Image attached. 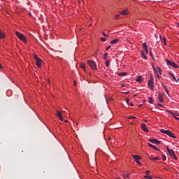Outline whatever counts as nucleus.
Instances as JSON below:
<instances>
[{
	"mask_svg": "<svg viewBox=\"0 0 179 179\" xmlns=\"http://www.w3.org/2000/svg\"><path fill=\"white\" fill-rule=\"evenodd\" d=\"M15 35L21 41H23V43H27V41L26 40V36L24 35L19 31L15 32Z\"/></svg>",
	"mask_w": 179,
	"mask_h": 179,
	"instance_id": "f257e3e1",
	"label": "nucleus"
},
{
	"mask_svg": "<svg viewBox=\"0 0 179 179\" xmlns=\"http://www.w3.org/2000/svg\"><path fill=\"white\" fill-rule=\"evenodd\" d=\"M160 132H162V134H166V135H168L171 138H173V139L176 138V136H174V133L171 132L170 130H164L162 129L160 130Z\"/></svg>",
	"mask_w": 179,
	"mask_h": 179,
	"instance_id": "f03ea898",
	"label": "nucleus"
},
{
	"mask_svg": "<svg viewBox=\"0 0 179 179\" xmlns=\"http://www.w3.org/2000/svg\"><path fill=\"white\" fill-rule=\"evenodd\" d=\"M88 65L93 69V71H96L97 69V66H96V62L92 60H88L87 61Z\"/></svg>",
	"mask_w": 179,
	"mask_h": 179,
	"instance_id": "7ed1b4c3",
	"label": "nucleus"
},
{
	"mask_svg": "<svg viewBox=\"0 0 179 179\" xmlns=\"http://www.w3.org/2000/svg\"><path fill=\"white\" fill-rule=\"evenodd\" d=\"M34 59H35L36 61V66H38V68H41V62H43V61L39 59L37 55H34Z\"/></svg>",
	"mask_w": 179,
	"mask_h": 179,
	"instance_id": "20e7f679",
	"label": "nucleus"
},
{
	"mask_svg": "<svg viewBox=\"0 0 179 179\" xmlns=\"http://www.w3.org/2000/svg\"><path fill=\"white\" fill-rule=\"evenodd\" d=\"M153 80H155L153 74H151L150 76V80H148V86H150V89L153 90Z\"/></svg>",
	"mask_w": 179,
	"mask_h": 179,
	"instance_id": "39448f33",
	"label": "nucleus"
},
{
	"mask_svg": "<svg viewBox=\"0 0 179 179\" xmlns=\"http://www.w3.org/2000/svg\"><path fill=\"white\" fill-rule=\"evenodd\" d=\"M167 65H169L170 66H173V68H178V65L176 64L174 62H171L169 59L166 60Z\"/></svg>",
	"mask_w": 179,
	"mask_h": 179,
	"instance_id": "423d86ee",
	"label": "nucleus"
},
{
	"mask_svg": "<svg viewBox=\"0 0 179 179\" xmlns=\"http://www.w3.org/2000/svg\"><path fill=\"white\" fill-rule=\"evenodd\" d=\"M150 142H151L152 143H155V145H160V143H162V141L153 138H150Z\"/></svg>",
	"mask_w": 179,
	"mask_h": 179,
	"instance_id": "0eeeda50",
	"label": "nucleus"
},
{
	"mask_svg": "<svg viewBox=\"0 0 179 179\" xmlns=\"http://www.w3.org/2000/svg\"><path fill=\"white\" fill-rule=\"evenodd\" d=\"M167 152L169 153L171 157H173L176 154L174 153V150L166 147Z\"/></svg>",
	"mask_w": 179,
	"mask_h": 179,
	"instance_id": "6e6552de",
	"label": "nucleus"
},
{
	"mask_svg": "<svg viewBox=\"0 0 179 179\" xmlns=\"http://www.w3.org/2000/svg\"><path fill=\"white\" fill-rule=\"evenodd\" d=\"M141 128H142L143 131H144L145 132H149V129L146 127V124H145V123L141 124Z\"/></svg>",
	"mask_w": 179,
	"mask_h": 179,
	"instance_id": "1a4fd4ad",
	"label": "nucleus"
},
{
	"mask_svg": "<svg viewBox=\"0 0 179 179\" xmlns=\"http://www.w3.org/2000/svg\"><path fill=\"white\" fill-rule=\"evenodd\" d=\"M132 157L134 159V160H136V162H138L142 159L139 155H132Z\"/></svg>",
	"mask_w": 179,
	"mask_h": 179,
	"instance_id": "9d476101",
	"label": "nucleus"
},
{
	"mask_svg": "<svg viewBox=\"0 0 179 179\" xmlns=\"http://www.w3.org/2000/svg\"><path fill=\"white\" fill-rule=\"evenodd\" d=\"M169 114H171L173 117H175L176 120H178L179 121V117H177V114L175 113H173L171 111H169Z\"/></svg>",
	"mask_w": 179,
	"mask_h": 179,
	"instance_id": "9b49d317",
	"label": "nucleus"
},
{
	"mask_svg": "<svg viewBox=\"0 0 179 179\" xmlns=\"http://www.w3.org/2000/svg\"><path fill=\"white\" fill-rule=\"evenodd\" d=\"M159 101H160V103H163L164 100H163V94H159Z\"/></svg>",
	"mask_w": 179,
	"mask_h": 179,
	"instance_id": "f8f14e48",
	"label": "nucleus"
},
{
	"mask_svg": "<svg viewBox=\"0 0 179 179\" xmlns=\"http://www.w3.org/2000/svg\"><path fill=\"white\" fill-rule=\"evenodd\" d=\"M170 76H171V78H173V79L174 80L175 82H177V78H176V76H174V74L173 73H169Z\"/></svg>",
	"mask_w": 179,
	"mask_h": 179,
	"instance_id": "ddd939ff",
	"label": "nucleus"
},
{
	"mask_svg": "<svg viewBox=\"0 0 179 179\" xmlns=\"http://www.w3.org/2000/svg\"><path fill=\"white\" fill-rule=\"evenodd\" d=\"M118 41H120V39L116 38L115 40L111 41L110 44H115L116 43H118Z\"/></svg>",
	"mask_w": 179,
	"mask_h": 179,
	"instance_id": "4468645a",
	"label": "nucleus"
},
{
	"mask_svg": "<svg viewBox=\"0 0 179 179\" xmlns=\"http://www.w3.org/2000/svg\"><path fill=\"white\" fill-rule=\"evenodd\" d=\"M120 15H128V10H124L123 11H121L120 12Z\"/></svg>",
	"mask_w": 179,
	"mask_h": 179,
	"instance_id": "2eb2a0df",
	"label": "nucleus"
},
{
	"mask_svg": "<svg viewBox=\"0 0 179 179\" xmlns=\"http://www.w3.org/2000/svg\"><path fill=\"white\" fill-rule=\"evenodd\" d=\"M118 75H119V76H127V75H128V73L122 72V73H120Z\"/></svg>",
	"mask_w": 179,
	"mask_h": 179,
	"instance_id": "dca6fc26",
	"label": "nucleus"
},
{
	"mask_svg": "<svg viewBox=\"0 0 179 179\" xmlns=\"http://www.w3.org/2000/svg\"><path fill=\"white\" fill-rule=\"evenodd\" d=\"M136 82H138V83H141V82H142V77L141 76H138L137 78H136Z\"/></svg>",
	"mask_w": 179,
	"mask_h": 179,
	"instance_id": "f3484780",
	"label": "nucleus"
},
{
	"mask_svg": "<svg viewBox=\"0 0 179 179\" xmlns=\"http://www.w3.org/2000/svg\"><path fill=\"white\" fill-rule=\"evenodd\" d=\"M80 68H82V69H83V71L86 72V66L85 65V64H81Z\"/></svg>",
	"mask_w": 179,
	"mask_h": 179,
	"instance_id": "a211bd4d",
	"label": "nucleus"
},
{
	"mask_svg": "<svg viewBox=\"0 0 179 179\" xmlns=\"http://www.w3.org/2000/svg\"><path fill=\"white\" fill-rule=\"evenodd\" d=\"M129 176H131V173L123 174V177L124 179L129 178Z\"/></svg>",
	"mask_w": 179,
	"mask_h": 179,
	"instance_id": "6ab92c4d",
	"label": "nucleus"
},
{
	"mask_svg": "<svg viewBox=\"0 0 179 179\" xmlns=\"http://www.w3.org/2000/svg\"><path fill=\"white\" fill-rule=\"evenodd\" d=\"M148 102H149L150 104H153V98H152V97H148Z\"/></svg>",
	"mask_w": 179,
	"mask_h": 179,
	"instance_id": "aec40b11",
	"label": "nucleus"
},
{
	"mask_svg": "<svg viewBox=\"0 0 179 179\" xmlns=\"http://www.w3.org/2000/svg\"><path fill=\"white\" fill-rule=\"evenodd\" d=\"M150 160H160V158L159 157H150Z\"/></svg>",
	"mask_w": 179,
	"mask_h": 179,
	"instance_id": "412c9836",
	"label": "nucleus"
},
{
	"mask_svg": "<svg viewBox=\"0 0 179 179\" xmlns=\"http://www.w3.org/2000/svg\"><path fill=\"white\" fill-rule=\"evenodd\" d=\"M5 38V34L0 31V39Z\"/></svg>",
	"mask_w": 179,
	"mask_h": 179,
	"instance_id": "4be33fe9",
	"label": "nucleus"
},
{
	"mask_svg": "<svg viewBox=\"0 0 179 179\" xmlns=\"http://www.w3.org/2000/svg\"><path fill=\"white\" fill-rule=\"evenodd\" d=\"M141 57H143L144 59H148V57H146L143 52H141Z\"/></svg>",
	"mask_w": 179,
	"mask_h": 179,
	"instance_id": "5701e85b",
	"label": "nucleus"
},
{
	"mask_svg": "<svg viewBox=\"0 0 179 179\" xmlns=\"http://www.w3.org/2000/svg\"><path fill=\"white\" fill-rule=\"evenodd\" d=\"M57 117L59 118L62 117V113L61 111H57Z\"/></svg>",
	"mask_w": 179,
	"mask_h": 179,
	"instance_id": "b1692460",
	"label": "nucleus"
},
{
	"mask_svg": "<svg viewBox=\"0 0 179 179\" xmlns=\"http://www.w3.org/2000/svg\"><path fill=\"white\" fill-rule=\"evenodd\" d=\"M105 64H106V66L108 68V66H110V60H106Z\"/></svg>",
	"mask_w": 179,
	"mask_h": 179,
	"instance_id": "393cba45",
	"label": "nucleus"
},
{
	"mask_svg": "<svg viewBox=\"0 0 179 179\" xmlns=\"http://www.w3.org/2000/svg\"><path fill=\"white\" fill-rule=\"evenodd\" d=\"M162 41H163L164 45H167V44H166V41H167V39H166L165 37H164V38H162Z\"/></svg>",
	"mask_w": 179,
	"mask_h": 179,
	"instance_id": "a878e982",
	"label": "nucleus"
},
{
	"mask_svg": "<svg viewBox=\"0 0 179 179\" xmlns=\"http://www.w3.org/2000/svg\"><path fill=\"white\" fill-rule=\"evenodd\" d=\"M162 86L164 90H167V86H166L163 83H162Z\"/></svg>",
	"mask_w": 179,
	"mask_h": 179,
	"instance_id": "bb28decb",
	"label": "nucleus"
},
{
	"mask_svg": "<svg viewBox=\"0 0 179 179\" xmlns=\"http://www.w3.org/2000/svg\"><path fill=\"white\" fill-rule=\"evenodd\" d=\"M157 69L159 75H162V69H160V67H157Z\"/></svg>",
	"mask_w": 179,
	"mask_h": 179,
	"instance_id": "cd10ccee",
	"label": "nucleus"
},
{
	"mask_svg": "<svg viewBox=\"0 0 179 179\" xmlns=\"http://www.w3.org/2000/svg\"><path fill=\"white\" fill-rule=\"evenodd\" d=\"M144 178L153 179V178H152V176H145Z\"/></svg>",
	"mask_w": 179,
	"mask_h": 179,
	"instance_id": "c85d7f7f",
	"label": "nucleus"
},
{
	"mask_svg": "<svg viewBox=\"0 0 179 179\" xmlns=\"http://www.w3.org/2000/svg\"><path fill=\"white\" fill-rule=\"evenodd\" d=\"M148 146H150V148H154L155 145H152L150 143H148Z\"/></svg>",
	"mask_w": 179,
	"mask_h": 179,
	"instance_id": "c756f323",
	"label": "nucleus"
},
{
	"mask_svg": "<svg viewBox=\"0 0 179 179\" xmlns=\"http://www.w3.org/2000/svg\"><path fill=\"white\" fill-rule=\"evenodd\" d=\"M143 47L144 49L148 48V45H146V43H144L143 44Z\"/></svg>",
	"mask_w": 179,
	"mask_h": 179,
	"instance_id": "7c9ffc66",
	"label": "nucleus"
},
{
	"mask_svg": "<svg viewBox=\"0 0 179 179\" xmlns=\"http://www.w3.org/2000/svg\"><path fill=\"white\" fill-rule=\"evenodd\" d=\"M152 149H154L155 150H158L159 152H160V149L157 148V147H156L155 145H154V148Z\"/></svg>",
	"mask_w": 179,
	"mask_h": 179,
	"instance_id": "2f4dec72",
	"label": "nucleus"
},
{
	"mask_svg": "<svg viewBox=\"0 0 179 179\" xmlns=\"http://www.w3.org/2000/svg\"><path fill=\"white\" fill-rule=\"evenodd\" d=\"M144 50L145 51V54H149V50H148V48H145Z\"/></svg>",
	"mask_w": 179,
	"mask_h": 179,
	"instance_id": "473e14b6",
	"label": "nucleus"
},
{
	"mask_svg": "<svg viewBox=\"0 0 179 179\" xmlns=\"http://www.w3.org/2000/svg\"><path fill=\"white\" fill-rule=\"evenodd\" d=\"M108 56V53L104 54V59H107V57Z\"/></svg>",
	"mask_w": 179,
	"mask_h": 179,
	"instance_id": "72a5a7b5",
	"label": "nucleus"
},
{
	"mask_svg": "<svg viewBox=\"0 0 179 179\" xmlns=\"http://www.w3.org/2000/svg\"><path fill=\"white\" fill-rule=\"evenodd\" d=\"M166 155H162V160H164V162H166Z\"/></svg>",
	"mask_w": 179,
	"mask_h": 179,
	"instance_id": "f704fd0d",
	"label": "nucleus"
},
{
	"mask_svg": "<svg viewBox=\"0 0 179 179\" xmlns=\"http://www.w3.org/2000/svg\"><path fill=\"white\" fill-rule=\"evenodd\" d=\"M157 107H163V105L158 103V104H157Z\"/></svg>",
	"mask_w": 179,
	"mask_h": 179,
	"instance_id": "c9c22d12",
	"label": "nucleus"
},
{
	"mask_svg": "<svg viewBox=\"0 0 179 179\" xmlns=\"http://www.w3.org/2000/svg\"><path fill=\"white\" fill-rule=\"evenodd\" d=\"M110 48H111V46H108V47L106 48V51H108V50H110Z\"/></svg>",
	"mask_w": 179,
	"mask_h": 179,
	"instance_id": "e433bc0d",
	"label": "nucleus"
},
{
	"mask_svg": "<svg viewBox=\"0 0 179 179\" xmlns=\"http://www.w3.org/2000/svg\"><path fill=\"white\" fill-rule=\"evenodd\" d=\"M172 157H173L175 159V160H178L177 156H176V155H173Z\"/></svg>",
	"mask_w": 179,
	"mask_h": 179,
	"instance_id": "4c0bfd02",
	"label": "nucleus"
},
{
	"mask_svg": "<svg viewBox=\"0 0 179 179\" xmlns=\"http://www.w3.org/2000/svg\"><path fill=\"white\" fill-rule=\"evenodd\" d=\"M150 173V171H145V174H147V175H149Z\"/></svg>",
	"mask_w": 179,
	"mask_h": 179,
	"instance_id": "58836bf2",
	"label": "nucleus"
},
{
	"mask_svg": "<svg viewBox=\"0 0 179 179\" xmlns=\"http://www.w3.org/2000/svg\"><path fill=\"white\" fill-rule=\"evenodd\" d=\"M103 36H104V37H108L107 34H106V33L103 32L102 33Z\"/></svg>",
	"mask_w": 179,
	"mask_h": 179,
	"instance_id": "ea45409f",
	"label": "nucleus"
},
{
	"mask_svg": "<svg viewBox=\"0 0 179 179\" xmlns=\"http://www.w3.org/2000/svg\"><path fill=\"white\" fill-rule=\"evenodd\" d=\"M101 41H106V38H101Z\"/></svg>",
	"mask_w": 179,
	"mask_h": 179,
	"instance_id": "a19ab883",
	"label": "nucleus"
},
{
	"mask_svg": "<svg viewBox=\"0 0 179 179\" xmlns=\"http://www.w3.org/2000/svg\"><path fill=\"white\" fill-rule=\"evenodd\" d=\"M157 76L158 79H161L162 78V76H159V74H157Z\"/></svg>",
	"mask_w": 179,
	"mask_h": 179,
	"instance_id": "79ce46f5",
	"label": "nucleus"
},
{
	"mask_svg": "<svg viewBox=\"0 0 179 179\" xmlns=\"http://www.w3.org/2000/svg\"><path fill=\"white\" fill-rule=\"evenodd\" d=\"M59 118L60 121H64V117L62 116Z\"/></svg>",
	"mask_w": 179,
	"mask_h": 179,
	"instance_id": "37998d69",
	"label": "nucleus"
},
{
	"mask_svg": "<svg viewBox=\"0 0 179 179\" xmlns=\"http://www.w3.org/2000/svg\"><path fill=\"white\" fill-rule=\"evenodd\" d=\"M165 92H166V94L169 95V90H168V89H166V90H165Z\"/></svg>",
	"mask_w": 179,
	"mask_h": 179,
	"instance_id": "c03bdc74",
	"label": "nucleus"
},
{
	"mask_svg": "<svg viewBox=\"0 0 179 179\" xmlns=\"http://www.w3.org/2000/svg\"><path fill=\"white\" fill-rule=\"evenodd\" d=\"M150 57H153V54L152 53V51L150 52Z\"/></svg>",
	"mask_w": 179,
	"mask_h": 179,
	"instance_id": "a18cd8bd",
	"label": "nucleus"
},
{
	"mask_svg": "<svg viewBox=\"0 0 179 179\" xmlns=\"http://www.w3.org/2000/svg\"><path fill=\"white\" fill-rule=\"evenodd\" d=\"M115 17H116V19H118V17H120V14L116 15Z\"/></svg>",
	"mask_w": 179,
	"mask_h": 179,
	"instance_id": "49530a36",
	"label": "nucleus"
},
{
	"mask_svg": "<svg viewBox=\"0 0 179 179\" xmlns=\"http://www.w3.org/2000/svg\"><path fill=\"white\" fill-rule=\"evenodd\" d=\"M3 67L2 66V64H0V69H3Z\"/></svg>",
	"mask_w": 179,
	"mask_h": 179,
	"instance_id": "de8ad7c7",
	"label": "nucleus"
},
{
	"mask_svg": "<svg viewBox=\"0 0 179 179\" xmlns=\"http://www.w3.org/2000/svg\"><path fill=\"white\" fill-rule=\"evenodd\" d=\"M132 118H136V117H129V120H131V119H132Z\"/></svg>",
	"mask_w": 179,
	"mask_h": 179,
	"instance_id": "09e8293b",
	"label": "nucleus"
},
{
	"mask_svg": "<svg viewBox=\"0 0 179 179\" xmlns=\"http://www.w3.org/2000/svg\"><path fill=\"white\" fill-rule=\"evenodd\" d=\"M136 162L137 163V164H141V162H139V161H136Z\"/></svg>",
	"mask_w": 179,
	"mask_h": 179,
	"instance_id": "8fccbe9b",
	"label": "nucleus"
},
{
	"mask_svg": "<svg viewBox=\"0 0 179 179\" xmlns=\"http://www.w3.org/2000/svg\"><path fill=\"white\" fill-rule=\"evenodd\" d=\"M127 104H129V99H127Z\"/></svg>",
	"mask_w": 179,
	"mask_h": 179,
	"instance_id": "3c124183",
	"label": "nucleus"
},
{
	"mask_svg": "<svg viewBox=\"0 0 179 179\" xmlns=\"http://www.w3.org/2000/svg\"><path fill=\"white\" fill-rule=\"evenodd\" d=\"M74 86H76V80H74Z\"/></svg>",
	"mask_w": 179,
	"mask_h": 179,
	"instance_id": "603ef678",
	"label": "nucleus"
},
{
	"mask_svg": "<svg viewBox=\"0 0 179 179\" xmlns=\"http://www.w3.org/2000/svg\"><path fill=\"white\" fill-rule=\"evenodd\" d=\"M130 106H131V107H134V104H133L132 103H130Z\"/></svg>",
	"mask_w": 179,
	"mask_h": 179,
	"instance_id": "864d4df0",
	"label": "nucleus"
},
{
	"mask_svg": "<svg viewBox=\"0 0 179 179\" xmlns=\"http://www.w3.org/2000/svg\"><path fill=\"white\" fill-rule=\"evenodd\" d=\"M129 93V92H124L125 94H128Z\"/></svg>",
	"mask_w": 179,
	"mask_h": 179,
	"instance_id": "5fc2aeb1",
	"label": "nucleus"
},
{
	"mask_svg": "<svg viewBox=\"0 0 179 179\" xmlns=\"http://www.w3.org/2000/svg\"><path fill=\"white\" fill-rule=\"evenodd\" d=\"M152 58L153 61H155V57L153 56H152Z\"/></svg>",
	"mask_w": 179,
	"mask_h": 179,
	"instance_id": "6e6d98bb",
	"label": "nucleus"
},
{
	"mask_svg": "<svg viewBox=\"0 0 179 179\" xmlns=\"http://www.w3.org/2000/svg\"><path fill=\"white\" fill-rule=\"evenodd\" d=\"M154 71H156V68L153 67Z\"/></svg>",
	"mask_w": 179,
	"mask_h": 179,
	"instance_id": "4d7b16f0",
	"label": "nucleus"
},
{
	"mask_svg": "<svg viewBox=\"0 0 179 179\" xmlns=\"http://www.w3.org/2000/svg\"><path fill=\"white\" fill-rule=\"evenodd\" d=\"M64 122H68V120H64Z\"/></svg>",
	"mask_w": 179,
	"mask_h": 179,
	"instance_id": "13d9d810",
	"label": "nucleus"
},
{
	"mask_svg": "<svg viewBox=\"0 0 179 179\" xmlns=\"http://www.w3.org/2000/svg\"><path fill=\"white\" fill-rule=\"evenodd\" d=\"M144 122H148V120H144Z\"/></svg>",
	"mask_w": 179,
	"mask_h": 179,
	"instance_id": "bf43d9fd",
	"label": "nucleus"
},
{
	"mask_svg": "<svg viewBox=\"0 0 179 179\" xmlns=\"http://www.w3.org/2000/svg\"><path fill=\"white\" fill-rule=\"evenodd\" d=\"M178 116L179 117V114H176V117Z\"/></svg>",
	"mask_w": 179,
	"mask_h": 179,
	"instance_id": "052dcab7",
	"label": "nucleus"
},
{
	"mask_svg": "<svg viewBox=\"0 0 179 179\" xmlns=\"http://www.w3.org/2000/svg\"><path fill=\"white\" fill-rule=\"evenodd\" d=\"M89 76H90V73H89Z\"/></svg>",
	"mask_w": 179,
	"mask_h": 179,
	"instance_id": "680f3d73",
	"label": "nucleus"
},
{
	"mask_svg": "<svg viewBox=\"0 0 179 179\" xmlns=\"http://www.w3.org/2000/svg\"><path fill=\"white\" fill-rule=\"evenodd\" d=\"M178 27H179V24H178Z\"/></svg>",
	"mask_w": 179,
	"mask_h": 179,
	"instance_id": "e2e57ef3",
	"label": "nucleus"
},
{
	"mask_svg": "<svg viewBox=\"0 0 179 179\" xmlns=\"http://www.w3.org/2000/svg\"><path fill=\"white\" fill-rule=\"evenodd\" d=\"M119 179H121V178H119Z\"/></svg>",
	"mask_w": 179,
	"mask_h": 179,
	"instance_id": "0e129e2a",
	"label": "nucleus"
}]
</instances>
